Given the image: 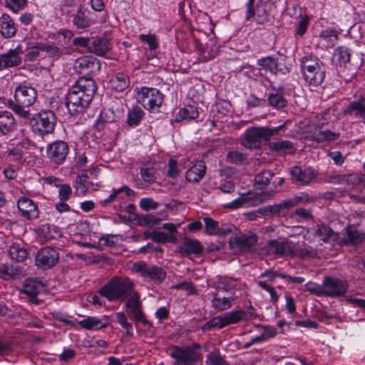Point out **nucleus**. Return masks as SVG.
Here are the masks:
<instances>
[{"label": "nucleus", "mask_w": 365, "mask_h": 365, "mask_svg": "<svg viewBox=\"0 0 365 365\" xmlns=\"http://www.w3.org/2000/svg\"><path fill=\"white\" fill-rule=\"evenodd\" d=\"M97 91L95 81L91 78H80L68 90L66 105L72 115L83 113L88 108Z\"/></svg>", "instance_id": "1"}, {"label": "nucleus", "mask_w": 365, "mask_h": 365, "mask_svg": "<svg viewBox=\"0 0 365 365\" xmlns=\"http://www.w3.org/2000/svg\"><path fill=\"white\" fill-rule=\"evenodd\" d=\"M36 98L37 91L34 88L21 84L15 89L14 101H8V107L20 117L29 118L30 112L27 108L35 103Z\"/></svg>", "instance_id": "2"}, {"label": "nucleus", "mask_w": 365, "mask_h": 365, "mask_svg": "<svg viewBox=\"0 0 365 365\" xmlns=\"http://www.w3.org/2000/svg\"><path fill=\"white\" fill-rule=\"evenodd\" d=\"M301 70L304 81L310 86H319L324 81L326 73L325 66L317 56L309 55L301 60Z\"/></svg>", "instance_id": "3"}, {"label": "nucleus", "mask_w": 365, "mask_h": 365, "mask_svg": "<svg viewBox=\"0 0 365 365\" xmlns=\"http://www.w3.org/2000/svg\"><path fill=\"white\" fill-rule=\"evenodd\" d=\"M284 128V124L273 128L266 127H252L247 128L244 133L242 145L249 149L259 148L262 142L268 141Z\"/></svg>", "instance_id": "4"}, {"label": "nucleus", "mask_w": 365, "mask_h": 365, "mask_svg": "<svg viewBox=\"0 0 365 365\" xmlns=\"http://www.w3.org/2000/svg\"><path fill=\"white\" fill-rule=\"evenodd\" d=\"M200 349L199 344L185 346L172 345L168 354L174 359V365H195L201 359Z\"/></svg>", "instance_id": "5"}, {"label": "nucleus", "mask_w": 365, "mask_h": 365, "mask_svg": "<svg viewBox=\"0 0 365 365\" xmlns=\"http://www.w3.org/2000/svg\"><path fill=\"white\" fill-rule=\"evenodd\" d=\"M133 283L128 278H115L110 280L99 290V294L109 301L127 297L132 291Z\"/></svg>", "instance_id": "6"}, {"label": "nucleus", "mask_w": 365, "mask_h": 365, "mask_svg": "<svg viewBox=\"0 0 365 365\" xmlns=\"http://www.w3.org/2000/svg\"><path fill=\"white\" fill-rule=\"evenodd\" d=\"M56 120V116L52 110H41L30 119V125L34 133L43 136L53 132Z\"/></svg>", "instance_id": "7"}, {"label": "nucleus", "mask_w": 365, "mask_h": 365, "mask_svg": "<svg viewBox=\"0 0 365 365\" xmlns=\"http://www.w3.org/2000/svg\"><path fill=\"white\" fill-rule=\"evenodd\" d=\"M138 101L152 112L158 111L164 101V95L155 88L143 86L138 91Z\"/></svg>", "instance_id": "8"}, {"label": "nucleus", "mask_w": 365, "mask_h": 365, "mask_svg": "<svg viewBox=\"0 0 365 365\" xmlns=\"http://www.w3.org/2000/svg\"><path fill=\"white\" fill-rule=\"evenodd\" d=\"M133 270L144 278H149L156 284L161 283L166 277V272L160 267L150 265L143 261L135 262Z\"/></svg>", "instance_id": "9"}, {"label": "nucleus", "mask_w": 365, "mask_h": 365, "mask_svg": "<svg viewBox=\"0 0 365 365\" xmlns=\"http://www.w3.org/2000/svg\"><path fill=\"white\" fill-rule=\"evenodd\" d=\"M255 0H249L246 4L245 19L249 21L253 18L254 21L259 25H264L270 20V14L267 9V4L260 1L255 7Z\"/></svg>", "instance_id": "10"}, {"label": "nucleus", "mask_w": 365, "mask_h": 365, "mask_svg": "<svg viewBox=\"0 0 365 365\" xmlns=\"http://www.w3.org/2000/svg\"><path fill=\"white\" fill-rule=\"evenodd\" d=\"M277 54L281 56L280 61L274 59L272 56H266L258 59L257 65L272 74L287 75L290 72V66L282 63L286 60L287 56L279 52H277Z\"/></svg>", "instance_id": "11"}, {"label": "nucleus", "mask_w": 365, "mask_h": 365, "mask_svg": "<svg viewBox=\"0 0 365 365\" xmlns=\"http://www.w3.org/2000/svg\"><path fill=\"white\" fill-rule=\"evenodd\" d=\"M268 195L266 193H242L235 200L225 205L226 208L235 210L241 207H252L264 202L267 200Z\"/></svg>", "instance_id": "12"}, {"label": "nucleus", "mask_w": 365, "mask_h": 365, "mask_svg": "<svg viewBox=\"0 0 365 365\" xmlns=\"http://www.w3.org/2000/svg\"><path fill=\"white\" fill-rule=\"evenodd\" d=\"M292 182L299 186L309 185L317 177L318 172L311 167L294 166L290 169Z\"/></svg>", "instance_id": "13"}, {"label": "nucleus", "mask_w": 365, "mask_h": 365, "mask_svg": "<svg viewBox=\"0 0 365 365\" xmlns=\"http://www.w3.org/2000/svg\"><path fill=\"white\" fill-rule=\"evenodd\" d=\"M69 153V147L66 142L56 140L46 146V155L52 164L61 165L66 159Z\"/></svg>", "instance_id": "14"}, {"label": "nucleus", "mask_w": 365, "mask_h": 365, "mask_svg": "<svg viewBox=\"0 0 365 365\" xmlns=\"http://www.w3.org/2000/svg\"><path fill=\"white\" fill-rule=\"evenodd\" d=\"M124 110L122 104H113L110 108H103L96 120V128L101 130L106 124L117 122L123 117Z\"/></svg>", "instance_id": "15"}, {"label": "nucleus", "mask_w": 365, "mask_h": 365, "mask_svg": "<svg viewBox=\"0 0 365 365\" xmlns=\"http://www.w3.org/2000/svg\"><path fill=\"white\" fill-rule=\"evenodd\" d=\"M73 68L78 73L96 74L101 69V63L94 56H84L75 61Z\"/></svg>", "instance_id": "16"}, {"label": "nucleus", "mask_w": 365, "mask_h": 365, "mask_svg": "<svg viewBox=\"0 0 365 365\" xmlns=\"http://www.w3.org/2000/svg\"><path fill=\"white\" fill-rule=\"evenodd\" d=\"M264 252L267 255L273 257L289 256L294 258L297 251L292 248L289 243L279 242L277 240H269L264 246Z\"/></svg>", "instance_id": "17"}, {"label": "nucleus", "mask_w": 365, "mask_h": 365, "mask_svg": "<svg viewBox=\"0 0 365 365\" xmlns=\"http://www.w3.org/2000/svg\"><path fill=\"white\" fill-rule=\"evenodd\" d=\"M59 259L58 251L49 247L41 249L36 255V264L43 269L53 267Z\"/></svg>", "instance_id": "18"}, {"label": "nucleus", "mask_w": 365, "mask_h": 365, "mask_svg": "<svg viewBox=\"0 0 365 365\" xmlns=\"http://www.w3.org/2000/svg\"><path fill=\"white\" fill-rule=\"evenodd\" d=\"M325 296L340 297L347 291V282L335 277L327 276L324 279Z\"/></svg>", "instance_id": "19"}, {"label": "nucleus", "mask_w": 365, "mask_h": 365, "mask_svg": "<svg viewBox=\"0 0 365 365\" xmlns=\"http://www.w3.org/2000/svg\"><path fill=\"white\" fill-rule=\"evenodd\" d=\"M365 239V233L357 230L354 225H349L344 229L342 237L338 233L337 243L346 246H358Z\"/></svg>", "instance_id": "20"}, {"label": "nucleus", "mask_w": 365, "mask_h": 365, "mask_svg": "<svg viewBox=\"0 0 365 365\" xmlns=\"http://www.w3.org/2000/svg\"><path fill=\"white\" fill-rule=\"evenodd\" d=\"M23 53L22 46L18 45L15 48L0 54V71L4 69L19 66L22 63L21 54Z\"/></svg>", "instance_id": "21"}, {"label": "nucleus", "mask_w": 365, "mask_h": 365, "mask_svg": "<svg viewBox=\"0 0 365 365\" xmlns=\"http://www.w3.org/2000/svg\"><path fill=\"white\" fill-rule=\"evenodd\" d=\"M17 207L23 217L29 220H36L39 217V209L37 203L28 197H21L17 201Z\"/></svg>", "instance_id": "22"}, {"label": "nucleus", "mask_w": 365, "mask_h": 365, "mask_svg": "<svg viewBox=\"0 0 365 365\" xmlns=\"http://www.w3.org/2000/svg\"><path fill=\"white\" fill-rule=\"evenodd\" d=\"M91 14V11L88 9L84 6H80L77 11L72 14L73 26L78 29L89 28L95 23Z\"/></svg>", "instance_id": "23"}, {"label": "nucleus", "mask_w": 365, "mask_h": 365, "mask_svg": "<svg viewBox=\"0 0 365 365\" xmlns=\"http://www.w3.org/2000/svg\"><path fill=\"white\" fill-rule=\"evenodd\" d=\"M43 289L44 286L41 282L30 278L25 280L21 292L28 295L33 304H38L39 299L37 296Z\"/></svg>", "instance_id": "24"}, {"label": "nucleus", "mask_w": 365, "mask_h": 365, "mask_svg": "<svg viewBox=\"0 0 365 365\" xmlns=\"http://www.w3.org/2000/svg\"><path fill=\"white\" fill-rule=\"evenodd\" d=\"M312 235L319 241L331 242L337 241L338 233L334 232L329 227L324 224H317L312 228Z\"/></svg>", "instance_id": "25"}, {"label": "nucleus", "mask_w": 365, "mask_h": 365, "mask_svg": "<svg viewBox=\"0 0 365 365\" xmlns=\"http://www.w3.org/2000/svg\"><path fill=\"white\" fill-rule=\"evenodd\" d=\"M16 129V123L13 114L7 110L0 111V135H10Z\"/></svg>", "instance_id": "26"}, {"label": "nucleus", "mask_w": 365, "mask_h": 365, "mask_svg": "<svg viewBox=\"0 0 365 365\" xmlns=\"http://www.w3.org/2000/svg\"><path fill=\"white\" fill-rule=\"evenodd\" d=\"M18 31L14 20L6 14L0 17V34L5 38H13Z\"/></svg>", "instance_id": "27"}, {"label": "nucleus", "mask_w": 365, "mask_h": 365, "mask_svg": "<svg viewBox=\"0 0 365 365\" xmlns=\"http://www.w3.org/2000/svg\"><path fill=\"white\" fill-rule=\"evenodd\" d=\"M110 42L107 38H91L89 51L98 56H105L110 50Z\"/></svg>", "instance_id": "28"}, {"label": "nucleus", "mask_w": 365, "mask_h": 365, "mask_svg": "<svg viewBox=\"0 0 365 365\" xmlns=\"http://www.w3.org/2000/svg\"><path fill=\"white\" fill-rule=\"evenodd\" d=\"M343 114L361 119L365 123V101L358 100L350 102L343 110Z\"/></svg>", "instance_id": "29"}, {"label": "nucleus", "mask_w": 365, "mask_h": 365, "mask_svg": "<svg viewBox=\"0 0 365 365\" xmlns=\"http://www.w3.org/2000/svg\"><path fill=\"white\" fill-rule=\"evenodd\" d=\"M123 193H124V195L126 197H128L130 200L134 199L135 197V191L130 188L128 186L124 185L118 189H113L112 192L107 198L101 200V204L102 205H107L114 202L117 199L123 200Z\"/></svg>", "instance_id": "30"}, {"label": "nucleus", "mask_w": 365, "mask_h": 365, "mask_svg": "<svg viewBox=\"0 0 365 365\" xmlns=\"http://www.w3.org/2000/svg\"><path fill=\"white\" fill-rule=\"evenodd\" d=\"M203 251V246L197 240L185 239L183 244L179 247V252L182 255H200Z\"/></svg>", "instance_id": "31"}, {"label": "nucleus", "mask_w": 365, "mask_h": 365, "mask_svg": "<svg viewBox=\"0 0 365 365\" xmlns=\"http://www.w3.org/2000/svg\"><path fill=\"white\" fill-rule=\"evenodd\" d=\"M272 89V91L268 94L267 99L266 100L269 105L276 109L287 107L288 101L284 96L283 88H279L277 89L273 87Z\"/></svg>", "instance_id": "32"}, {"label": "nucleus", "mask_w": 365, "mask_h": 365, "mask_svg": "<svg viewBox=\"0 0 365 365\" xmlns=\"http://www.w3.org/2000/svg\"><path fill=\"white\" fill-rule=\"evenodd\" d=\"M36 48L46 52L48 57L54 60L58 59L66 53L64 47L58 46L53 42L37 43Z\"/></svg>", "instance_id": "33"}, {"label": "nucleus", "mask_w": 365, "mask_h": 365, "mask_svg": "<svg viewBox=\"0 0 365 365\" xmlns=\"http://www.w3.org/2000/svg\"><path fill=\"white\" fill-rule=\"evenodd\" d=\"M206 165L205 162H197L194 165L190 168L186 172V180L189 182H198L206 173Z\"/></svg>", "instance_id": "34"}, {"label": "nucleus", "mask_w": 365, "mask_h": 365, "mask_svg": "<svg viewBox=\"0 0 365 365\" xmlns=\"http://www.w3.org/2000/svg\"><path fill=\"white\" fill-rule=\"evenodd\" d=\"M225 327L237 324L240 321H248L252 318V314L245 310H236L225 313L222 315Z\"/></svg>", "instance_id": "35"}, {"label": "nucleus", "mask_w": 365, "mask_h": 365, "mask_svg": "<svg viewBox=\"0 0 365 365\" xmlns=\"http://www.w3.org/2000/svg\"><path fill=\"white\" fill-rule=\"evenodd\" d=\"M212 287L218 290L230 292L237 287V279L226 276L218 275L216 277Z\"/></svg>", "instance_id": "36"}, {"label": "nucleus", "mask_w": 365, "mask_h": 365, "mask_svg": "<svg viewBox=\"0 0 365 365\" xmlns=\"http://www.w3.org/2000/svg\"><path fill=\"white\" fill-rule=\"evenodd\" d=\"M110 88L118 92H123L130 85L129 76L123 72L114 73L110 79Z\"/></svg>", "instance_id": "37"}, {"label": "nucleus", "mask_w": 365, "mask_h": 365, "mask_svg": "<svg viewBox=\"0 0 365 365\" xmlns=\"http://www.w3.org/2000/svg\"><path fill=\"white\" fill-rule=\"evenodd\" d=\"M258 212H259L262 216H272L274 215L285 216L288 211L284 201H282L279 204L260 207L258 209Z\"/></svg>", "instance_id": "38"}, {"label": "nucleus", "mask_w": 365, "mask_h": 365, "mask_svg": "<svg viewBox=\"0 0 365 365\" xmlns=\"http://www.w3.org/2000/svg\"><path fill=\"white\" fill-rule=\"evenodd\" d=\"M145 113L138 106H133L127 113L126 123L129 127L138 125L143 120Z\"/></svg>", "instance_id": "39"}, {"label": "nucleus", "mask_w": 365, "mask_h": 365, "mask_svg": "<svg viewBox=\"0 0 365 365\" xmlns=\"http://www.w3.org/2000/svg\"><path fill=\"white\" fill-rule=\"evenodd\" d=\"M198 116L199 112L195 106L189 105L179 110L175 115V121L191 120L196 119Z\"/></svg>", "instance_id": "40"}, {"label": "nucleus", "mask_w": 365, "mask_h": 365, "mask_svg": "<svg viewBox=\"0 0 365 365\" xmlns=\"http://www.w3.org/2000/svg\"><path fill=\"white\" fill-rule=\"evenodd\" d=\"M80 326L87 330H98L106 328L107 323H103L101 319L95 317H87L78 322Z\"/></svg>", "instance_id": "41"}, {"label": "nucleus", "mask_w": 365, "mask_h": 365, "mask_svg": "<svg viewBox=\"0 0 365 365\" xmlns=\"http://www.w3.org/2000/svg\"><path fill=\"white\" fill-rule=\"evenodd\" d=\"M349 180H354L358 183L364 184V182H365V175H349V176L345 175H331L327 178V182L333 184H341L344 182L348 181Z\"/></svg>", "instance_id": "42"}, {"label": "nucleus", "mask_w": 365, "mask_h": 365, "mask_svg": "<svg viewBox=\"0 0 365 365\" xmlns=\"http://www.w3.org/2000/svg\"><path fill=\"white\" fill-rule=\"evenodd\" d=\"M212 294L215 296V297L212 299L211 304L212 307L217 312H222L230 309L232 307V302L235 299L234 297H217V293H213Z\"/></svg>", "instance_id": "43"}, {"label": "nucleus", "mask_w": 365, "mask_h": 365, "mask_svg": "<svg viewBox=\"0 0 365 365\" xmlns=\"http://www.w3.org/2000/svg\"><path fill=\"white\" fill-rule=\"evenodd\" d=\"M10 257L16 262H23L27 258L28 252L18 244H12L8 250Z\"/></svg>", "instance_id": "44"}, {"label": "nucleus", "mask_w": 365, "mask_h": 365, "mask_svg": "<svg viewBox=\"0 0 365 365\" xmlns=\"http://www.w3.org/2000/svg\"><path fill=\"white\" fill-rule=\"evenodd\" d=\"M235 243L240 248H250L257 242V237L252 235H237L234 238Z\"/></svg>", "instance_id": "45"}, {"label": "nucleus", "mask_w": 365, "mask_h": 365, "mask_svg": "<svg viewBox=\"0 0 365 365\" xmlns=\"http://www.w3.org/2000/svg\"><path fill=\"white\" fill-rule=\"evenodd\" d=\"M21 269L19 267H14L8 264H0V278L4 280H9L14 278L16 275L19 274Z\"/></svg>", "instance_id": "46"}, {"label": "nucleus", "mask_w": 365, "mask_h": 365, "mask_svg": "<svg viewBox=\"0 0 365 365\" xmlns=\"http://www.w3.org/2000/svg\"><path fill=\"white\" fill-rule=\"evenodd\" d=\"M270 150L277 153H285L293 148V143L289 140H278L268 143Z\"/></svg>", "instance_id": "47"}, {"label": "nucleus", "mask_w": 365, "mask_h": 365, "mask_svg": "<svg viewBox=\"0 0 365 365\" xmlns=\"http://www.w3.org/2000/svg\"><path fill=\"white\" fill-rule=\"evenodd\" d=\"M319 38L325 42V46L333 47L338 40V34L334 30L327 29L321 31Z\"/></svg>", "instance_id": "48"}, {"label": "nucleus", "mask_w": 365, "mask_h": 365, "mask_svg": "<svg viewBox=\"0 0 365 365\" xmlns=\"http://www.w3.org/2000/svg\"><path fill=\"white\" fill-rule=\"evenodd\" d=\"M206 363L210 365H230L224 359L217 349H215L207 355Z\"/></svg>", "instance_id": "49"}, {"label": "nucleus", "mask_w": 365, "mask_h": 365, "mask_svg": "<svg viewBox=\"0 0 365 365\" xmlns=\"http://www.w3.org/2000/svg\"><path fill=\"white\" fill-rule=\"evenodd\" d=\"M226 160L230 163L240 165L244 164L247 160V156L238 150H230L226 155Z\"/></svg>", "instance_id": "50"}, {"label": "nucleus", "mask_w": 365, "mask_h": 365, "mask_svg": "<svg viewBox=\"0 0 365 365\" xmlns=\"http://www.w3.org/2000/svg\"><path fill=\"white\" fill-rule=\"evenodd\" d=\"M286 204L287 211L292 207L297 205L299 203H305L311 201V197L306 192H301L294 197L284 200Z\"/></svg>", "instance_id": "51"}, {"label": "nucleus", "mask_w": 365, "mask_h": 365, "mask_svg": "<svg viewBox=\"0 0 365 365\" xmlns=\"http://www.w3.org/2000/svg\"><path fill=\"white\" fill-rule=\"evenodd\" d=\"M339 133H334L331 130H320L318 133H315L314 139L316 141L319 143H322L324 141H334L339 138Z\"/></svg>", "instance_id": "52"}, {"label": "nucleus", "mask_w": 365, "mask_h": 365, "mask_svg": "<svg viewBox=\"0 0 365 365\" xmlns=\"http://www.w3.org/2000/svg\"><path fill=\"white\" fill-rule=\"evenodd\" d=\"M340 66H345L350 61L351 51L345 46H339L334 52Z\"/></svg>", "instance_id": "53"}, {"label": "nucleus", "mask_w": 365, "mask_h": 365, "mask_svg": "<svg viewBox=\"0 0 365 365\" xmlns=\"http://www.w3.org/2000/svg\"><path fill=\"white\" fill-rule=\"evenodd\" d=\"M150 239L153 241L159 243H165L167 242H174L176 240L174 236H169L163 231H153L150 233Z\"/></svg>", "instance_id": "54"}, {"label": "nucleus", "mask_w": 365, "mask_h": 365, "mask_svg": "<svg viewBox=\"0 0 365 365\" xmlns=\"http://www.w3.org/2000/svg\"><path fill=\"white\" fill-rule=\"evenodd\" d=\"M223 327H225L224 324L223 317L222 316H217L207 321L202 327V331L205 332L214 328L222 329Z\"/></svg>", "instance_id": "55"}, {"label": "nucleus", "mask_w": 365, "mask_h": 365, "mask_svg": "<svg viewBox=\"0 0 365 365\" xmlns=\"http://www.w3.org/2000/svg\"><path fill=\"white\" fill-rule=\"evenodd\" d=\"M274 176L273 172L269 170H264L255 175V181L260 185H267Z\"/></svg>", "instance_id": "56"}, {"label": "nucleus", "mask_w": 365, "mask_h": 365, "mask_svg": "<svg viewBox=\"0 0 365 365\" xmlns=\"http://www.w3.org/2000/svg\"><path fill=\"white\" fill-rule=\"evenodd\" d=\"M156 170L153 167L142 168L140 169V175L143 181L153 183L156 179Z\"/></svg>", "instance_id": "57"}, {"label": "nucleus", "mask_w": 365, "mask_h": 365, "mask_svg": "<svg viewBox=\"0 0 365 365\" xmlns=\"http://www.w3.org/2000/svg\"><path fill=\"white\" fill-rule=\"evenodd\" d=\"M203 222L205 225L206 232L210 235H217V230L219 228V223L217 221L214 220L210 217H205L203 218Z\"/></svg>", "instance_id": "58"}, {"label": "nucleus", "mask_w": 365, "mask_h": 365, "mask_svg": "<svg viewBox=\"0 0 365 365\" xmlns=\"http://www.w3.org/2000/svg\"><path fill=\"white\" fill-rule=\"evenodd\" d=\"M294 250L297 251V255L294 256V257H299L302 259L314 258L317 256V252H316V250L312 249L311 247H305L299 248V250Z\"/></svg>", "instance_id": "59"}, {"label": "nucleus", "mask_w": 365, "mask_h": 365, "mask_svg": "<svg viewBox=\"0 0 365 365\" xmlns=\"http://www.w3.org/2000/svg\"><path fill=\"white\" fill-rule=\"evenodd\" d=\"M130 319L137 323H142L144 325L150 327L151 323L147 319L145 314L143 313L142 308L134 311L128 314Z\"/></svg>", "instance_id": "60"}, {"label": "nucleus", "mask_w": 365, "mask_h": 365, "mask_svg": "<svg viewBox=\"0 0 365 365\" xmlns=\"http://www.w3.org/2000/svg\"><path fill=\"white\" fill-rule=\"evenodd\" d=\"M6 6L16 13L23 9L27 4L26 0H6Z\"/></svg>", "instance_id": "61"}, {"label": "nucleus", "mask_w": 365, "mask_h": 365, "mask_svg": "<svg viewBox=\"0 0 365 365\" xmlns=\"http://www.w3.org/2000/svg\"><path fill=\"white\" fill-rule=\"evenodd\" d=\"M139 38L142 42L147 43L150 50H155L158 47V42L155 34H140Z\"/></svg>", "instance_id": "62"}, {"label": "nucleus", "mask_w": 365, "mask_h": 365, "mask_svg": "<svg viewBox=\"0 0 365 365\" xmlns=\"http://www.w3.org/2000/svg\"><path fill=\"white\" fill-rule=\"evenodd\" d=\"M160 219L152 214L142 215L140 217V222L143 225L155 226L159 225Z\"/></svg>", "instance_id": "63"}, {"label": "nucleus", "mask_w": 365, "mask_h": 365, "mask_svg": "<svg viewBox=\"0 0 365 365\" xmlns=\"http://www.w3.org/2000/svg\"><path fill=\"white\" fill-rule=\"evenodd\" d=\"M307 289L309 292L314 294L317 296H325L324 283L322 284H317L315 283L309 282L307 284Z\"/></svg>", "instance_id": "64"}]
</instances>
